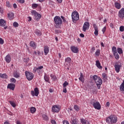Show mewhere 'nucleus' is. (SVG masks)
<instances>
[{
    "mask_svg": "<svg viewBox=\"0 0 124 124\" xmlns=\"http://www.w3.org/2000/svg\"><path fill=\"white\" fill-rule=\"evenodd\" d=\"M93 79L98 88V90L100 89L101 85H102V79L100 77H98L97 75H94L93 76Z\"/></svg>",
    "mask_w": 124,
    "mask_h": 124,
    "instance_id": "1",
    "label": "nucleus"
},
{
    "mask_svg": "<svg viewBox=\"0 0 124 124\" xmlns=\"http://www.w3.org/2000/svg\"><path fill=\"white\" fill-rule=\"evenodd\" d=\"M117 121H118V119L117 118V116L115 115H110L106 119V123L110 124H116Z\"/></svg>",
    "mask_w": 124,
    "mask_h": 124,
    "instance_id": "2",
    "label": "nucleus"
},
{
    "mask_svg": "<svg viewBox=\"0 0 124 124\" xmlns=\"http://www.w3.org/2000/svg\"><path fill=\"white\" fill-rule=\"evenodd\" d=\"M54 23L55 24V28H61L62 25V19L59 16H56L54 18Z\"/></svg>",
    "mask_w": 124,
    "mask_h": 124,
    "instance_id": "3",
    "label": "nucleus"
},
{
    "mask_svg": "<svg viewBox=\"0 0 124 124\" xmlns=\"http://www.w3.org/2000/svg\"><path fill=\"white\" fill-rule=\"evenodd\" d=\"M90 103L97 110H100L101 109V105H100V103L98 101H96L93 99H91Z\"/></svg>",
    "mask_w": 124,
    "mask_h": 124,
    "instance_id": "4",
    "label": "nucleus"
},
{
    "mask_svg": "<svg viewBox=\"0 0 124 124\" xmlns=\"http://www.w3.org/2000/svg\"><path fill=\"white\" fill-rule=\"evenodd\" d=\"M72 19L74 23L79 20V14L77 12H73L72 13Z\"/></svg>",
    "mask_w": 124,
    "mask_h": 124,
    "instance_id": "5",
    "label": "nucleus"
},
{
    "mask_svg": "<svg viewBox=\"0 0 124 124\" xmlns=\"http://www.w3.org/2000/svg\"><path fill=\"white\" fill-rule=\"evenodd\" d=\"M25 75L29 81L32 80L33 79V77H34V75L32 74V73L28 71L25 72Z\"/></svg>",
    "mask_w": 124,
    "mask_h": 124,
    "instance_id": "6",
    "label": "nucleus"
},
{
    "mask_svg": "<svg viewBox=\"0 0 124 124\" xmlns=\"http://www.w3.org/2000/svg\"><path fill=\"white\" fill-rule=\"evenodd\" d=\"M31 14H32V15H34L35 17V20H37V21H38V20H40V18H41V15L37 13V12H36V11L34 10H33L31 12Z\"/></svg>",
    "mask_w": 124,
    "mask_h": 124,
    "instance_id": "7",
    "label": "nucleus"
},
{
    "mask_svg": "<svg viewBox=\"0 0 124 124\" xmlns=\"http://www.w3.org/2000/svg\"><path fill=\"white\" fill-rule=\"evenodd\" d=\"M31 94L32 96H38V94H39V90H38V88L36 87L34 88V91H31Z\"/></svg>",
    "mask_w": 124,
    "mask_h": 124,
    "instance_id": "8",
    "label": "nucleus"
},
{
    "mask_svg": "<svg viewBox=\"0 0 124 124\" xmlns=\"http://www.w3.org/2000/svg\"><path fill=\"white\" fill-rule=\"evenodd\" d=\"M118 16L122 20H124V8H122L118 13Z\"/></svg>",
    "mask_w": 124,
    "mask_h": 124,
    "instance_id": "9",
    "label": "nucleus"
},
{
    "mask_svg": "<svg viewBox=\"0 0 124 124\" xmlns=\"http://www.w3.org/2000/svg\"><path fill=\"white\" fill-rule=\"evenodd\" d=\"M60 110V107L57 105H54L52 107V112L53 113H59Z\"/></svg>",
    "mask_w": 124,
    "mask_h": 124,
    "instance_id": "10",
    "label": "nucleus"
},
{
    "mask_svg": "<svg viewBox=\"0 0 124 124\" xmlns=\"http://www.w3.org/2000/svg\"><path fill=\"white\" fill-rule=\"evenodd\" d=\"M89 28H90V23L88 22H85L83 26V28H82L83 31L85 32L87 31V30H89Z\"/></svg>",
    "mask_w": 124,
    "mask_h": 124,
    "instance_id": "11",
    "label": "nucleus"
},
{
    "mask_svg": "<svg viewBox=\"0 0 124 124\" xmlns=\"http://www.w3.org/2000/svg\"><path fill=\"white\" fill-rule=\"evenodd\" d=\"M115 71L117 72V73H119L120 72V70H121V67H122V63H120V65H119L117 63L115 64L114 65Z\"/></svg>",
    "mask_w": 124,
    "mask_h": 124,
    "instance_id": "12",
    "label": "nucleus"
},
{
    "mask_svg": "<svg viewBox=\"0 0 124 124\" xmlns=\"http://www.w3.org/2000/svg\"><path fill=\"white\" fill-rule=\"evenodd\" d=\"M93 27L95 31L94 33L96 36H97L98 35V27L95 24H93Z\"/></svg>",
    "mask_w": 124,
    "mask_h": 124,
    "instance_id": "13",
    "label": "nucleus"
},
{
    "mask_svg": "<svg viewBox=\"0 0 124 124\" xmlns=\"http://www.w3.org/2000/svg\"><path fill=\"white\" fill-rule=\"evenodd\" d=\"M71 50L73 53H78L79 50L78 49V48L76 47L75 46H72L71 47Z\"/></svg>",
    "mask_w": 124,
    "mask_h": 124,
    "instance_id": "14",
    "label": "nucleus"
},
{
    "mask_svg": "<svg viewBox=\"0 0 124 124\" xmlns=\"http://www.w3.org/2000/svg\"><path fill=\"white\" fill-rule=\"evenodd\" d=\"M7 88L12 90V91H14V89H15V84L13 83L9 84L7 86Z\"/></svg>",
    "mask_w": 124,
    "mask_h": 124,
    "instance_id": "15",
    "label": "nucleus"
},
{
    "mask_svg": "<svg viewBox=\"0 0 124 124\" xmlns=\"http://www.w3.org/2000/svg\"><path fill=\"white\" fill-rule=\"evenodd\" d=\"M5 61L7 62V63H9L11 62V57L9 54H8L5 58Z\"/></svg>",
    "mask_w": 124,
    "mask_h": 124,
    "instance_id": "16",
    "label": "nucleus"
},
{
    "mask_svg": "<svg viewBox=\"0 0 124 124\" xmlns=\"http://www.w3.org/2000/svg\"><path fill=\"white\" fill-rule=\"evenodd\" d=\"M6 25V21L4 19H0V27H5Z\"/></svg>",
    "mask_w": 124,
    "mask_h": 124,
    "instance_id": "17",
    "label": "nucleus"
},
{
    "mask_svg": "<svg viewBox=\"0 0 124 124\" xmlns=\"http://www.w3.org/2000/svg\"><path fill=\"white\" fill-rule=\"evenodd\" d=\"M95 65L97 66V68H99V69H102V66H101L100 62H99V60H97L96 61Z\"/></svg>",
    "mask_w": 124,
    "mask_h": 124,
    "instance_id": "18",
    "label": "nucleus"
},
{
    "mask_svg": "<svg viewBox=\"0 0 124 124\" xmlns=\"http://www.w3.org/2000/svg\"><path fill=\"white\" fill-rule=\"evenodd\" d=\"M44 53L46 56V55H48V53H49V46H44Z\"/></svg>",
    "mask_w": 124,
    "mask_h": 124,
    "instance_id": "19",
    "label": "nucleus"
},
{
    "mask_svg": "<svg viewBox=\"0 0 124 124\" xmlns=\"http://www.w3.org/2000/svg\"><path fill=\"white\" fill-rule=\"evenodd\" d=\"M8 15V17L10 20H13L14 17V14L13 13H10L7 14Z\"/></svg>",
    "mask_w": 124,
    "mask_h": 124,
    "instance_id": "20",
    "label": "nucleus"
},
{
    "mask_svg": "<svg viewBox=\"0 0 124 124\" xmlns=\"http://www.w3.org/2000/svg\"><path fill=\"white\" fill-rule=\"evenodd\" d=\"M44 80L46 81V82H47V83H50L49 76H48V75H46V73L45 74Z\"/></svg>",
    "mask_w": 124,
    "mask_h": 124,
    "instance_id": "21",
    "label": "nucleus"
},
{
    "mask_svg": "<svg viewBox=\"0 0 124 124\" xmlns=\"http://www.w3.org/2000/svg\"><path fill=\"white\" fill-rule=\"evenodd\" d=\"M80 122L82 124H90V123L86 119L84 118H81L80 119Z\"/></svg>",
    "mask_w": 124,
    "mask_h": 124,
    "instance_id": "22",
    "label": "nucleus"
},
{
    "mask_svg": "<svg viewBox=\"0 0 124 124\" xmlns=\"http://www.w3.org/2000/svg\"><path fill=\"white\" fill-rule=\"evenodd\" d=\"M114 5L116 8H117V9H121V8L122 7L121 4L117 2L114 3Z\"/></svg>",
    "mask_w": 124,
    "mask_h": 124,
    "instance_id": "23",
    "label": "nucleus"
},
{
    "mask_svg": "<svg viewBox=\"0 0 124 124\" xmlns=\"http://www.w3.org/2000/svg\"><path fill=\"white\" fill-rule=\"evenodd\" d=\"M0 77L3 79H7V78H8V76L6 74H0Z\"/></svg>",
    "mask_w": 124,
    "mask_h": 124,
    "instance_id": "24",
    "label": "nucleus"
},
{
    "mask_svg": "<svg viewBox=\"0 0 124 124\" xmlns=\"http://www.w3.org/2000/svg\"><path fill=\"white\" fill-rule=\"evenodd\" d=\"M35 33L36 35H38V36H41V35H42V33L38 30L35 31Z\"/></svg>",
    "mask_w": 124,
    "mask_h": 124,
    "instance_id": "25",
    "label": "nucleus"
},
{
    "mask_svg": "<svg viewBox=\"0 0 124 124\" xmlns=\"http://www.w3.org/2000/svg\"><path fill=\"white\" fill-rule=\"evenodd\" d=\"M79 80L81 81L82 83H84L85 79L84 78V75L82 73H80V77L79 78Z\"/></svg>",
    "mask_w": 124,
    "mask_h": 124,
    "instance_id": "26",
    "label": "nucleus"
},
{
    "mask_svg": "<svg viewBox=\"0 0 124 124\" xmlns=\"http://www.w3.org/2000/svg\"><path fill=\"white\" fill-rule=\"evenodd\" d=\"M30 45L31 47H32L33 49H35V48H36V45H35V43H34V42H31L30 43Z\"/></svg>",
    "mask_w": 124,
    "mask_h": 124,
    "instance_id": "27",
    "label": "nucleus"
},
{
    "mask_svg": "<svg viewBox=\"0 0 124 124\" xmlns=\"http://www.w3.org/2000/svg\"><path fill=\"white\" fill-rule=\"evenodd\" d=\"M120 90L121 92H124V80L123 81V83L120 85Z\"/></svg>",
    "mask_w": 124,
    "mask_h": 124,
    "instance_id": "28",
    "label": "nucleus"
},
{
    "mask_svg": "<svg viewBox=\"0 0 124 124\" xmlns=\"http://www.w3.org/2000/svg\"><path fill=\"white\" fill-rule=\"evenodd\" d=\"M14 77H15V78H19V77H20L19 73H18V72H17L16 71H14Z\"/></svg>",
    "mask_w": 124,
    "mask_h": 124,
    "instance_id": "29",
    "label": "nucleus"
},
{
    "mask_svg": "<svg viewBox=\"0 0 124 124\" xmlns=\"http://www.w3.org/2000/svg\"><path fill=\"white\" fill-rule=\"evenodd\" d=\"M42 118L43 120H44L45 121H46V122H47V121H49V118L46 114H43Z\"/></svg>",
    "mask_w": 124,
    "mask_h": 124,
    "instance_id": "30",
    "label": "nucleus"
},
{
    "mask_svg": "<svg viewBox=\"0 0 124 124\" xmlns=\"http://www.w3.org/2000/svg\"><path fill=\"white\" fill-rule=\"evenodd\" d=\"M36 111V108L33 107H32L30 108V112L33 114V113H35Z\"/></svg>",
    "mask_w": 124,
    "mask_h": 124,
    "instance_id": "31",
    "label": "nucleus"
},
{
    "mask_svg": "<svg viewBox=\"0 0 124 124\" xmlns=\"http://www.w3.org/2000/svg\"><path fill=\"white\" fill-rule=\"evenodd\" d=\"M114 58L116 60H119L120 59V56L118 54V52L113 54Z\"/></svg>",
    "mask_w": 124,
    "mask_h": 124,
    "instance_id": "32",
    "label": "nucleus"
},
{
    "mask_svg": "<svg viewBox=\"0 0 124 124\" xmlns=\"http://www.w3.org/2000/svg\"><path fill=\"white\" fill-rule=\"evenodd\" d=\"M112 52L113 54H115L116 53H117V47L116 46H113L112 48Z\"/></svg>",
    "mask_w": 124,
    "mask_h": 124,
    "instance_id": "33",
    "label": "nucleus"
},
{
    "mask_svg": "<svg viewBox=\"0 0 124 124\" xmlns=\"http://www.w3.org/2000/svg\"><path fill=\"white\" fill-rule=\"evenodd\" d=\"M10 104L11 105V106L14 107V108H15L16 107V104L14 103L13 101H9Z\"/></svg>",
    "mask_w": 124,
    "mask_h": 124,
    "instance_id": "34",
    "label": "nucleus"
},
{
    "mask_svg": "<svg viewBox=\"0 0 124 124\" xmlns=\"http://www.w3.org/2000/svg\"><path fill=\"white\" fill-rule=\"evenodd\" d=\"M65 62H68L69 63H70V62H71V58L67 57L65 59Z\"/></svg>",
    "mask_w": 124,
    "mask_h": 124,
    "instance_id": "35",
    "label": "nucleus"
},
{
    "mask_svg": "<svg viewBox=\"0 0 124 124\" xmlns=\"http://www.w3.org/2000/svg\"><path fill=\"white\" fill-rule=\"evenodd\" d=\"M6 6L7 7H8V8H11L12 6H11V4H10V3L9 2V1H7L6 2Z\"/></svg>",
    "mask_w": 124,
    "mask_h": 124,
    "instance_id": "36",
    "label": "nucleus"
},
{
    "mask_svg": "<svg viewBox=\"0 0 124 124\" xmlns=\"http://www.w3.org/2000/svg\"><path fill=\"white\" fill-rule=\"evenodd\" d=\"M50 77L51 78L52 80L56 81L57 80V77L53 75V74H50Z\"/></svg>",
    "mask_w": 124,
    "mask_h": 124,
    "instance_id": "37",
    "label": "nucleus"
},
{
    "mask_svg": "<svg viewBox=\"0 0 124 124\" xmlns=\"http://www.w3.org/2000/svg\"><path fill=\"white\" fill-rule=\"evenodd\" d=\"M95 55L97 57L99 56V55H100V50L97 49L95 53Z\"/></svg>",
    "mask_w": 124,
    "mask_h": 124,
    "instance_id": "38",
    "label": "nucleus"
},
{
    "mask_svg": "<svg viewBox=\"0 0 124 124\" xmlns=\"http://www.w3.org/2000/svg\"><path fill=\"white\" fill-rule=\"evenodd\" d=\"M118 53L121 55V54H123V49L121 48L118 47L117 48Z\"/></svg>",
    "mask_w": 124,
    "mask_h": 124,
    "instance_id": "39",
    "label": "nucleus"
},
{
    "mask_svg": "<svg viewBox=\"0 0 124 124\" xmlns=\"http://www.w3.org/2000/svg\"><path fill=\"white\" fill-rule=\"evenodd\" d=\"M13 26L15 28H18L19 27V24L17 22H15L13 23Z\"/></svg>",
    "mask_w": 124,
    "mask_h": 124,
    "instance_id": "40",
    "label": "nucleus"
},
{
    "mask_svg": "<svg viewBox=\"0 0 124 124\" xmlns=\"http://www.w3.org/2000/svg\"><path fill=\"white\" fill-rule=\"evenodd\" d=\"M29 61H30V58H24V59H23V62H26V63H28V62H29Z\"/></svg>",
    "mask_w": 124,
    "mask_h": 124,
    "instance_id": "41",
    "label": "nucleus"
},
{
    "mask_svg": "<svg viewBox=\"0 0 124 124\" xmlns=\"http://www.w3.org/2000/svg\"><path fill=\"white\" fill-rule=\"evenodd\" d=\"M74 108L75 110L77 111H78L79 110V107H78V106H77V105L74 106Z\"/></svg>",
    "mask_w": 124,
    "mask_h": 124,
    "instance_id": "42",
    "label": "nucleus"
},
{
    "mask_svg": "<svg viewBox=\"0 0 124 124\" xmlns=\"http://www.w3.org/2000/svg\"><path fill=\"white\" fill-rule=\"evenodd\" d=\"M68 85H69L68 82H67V81H65L63 84V88H65V87H66V86H68Z\"/></svg>",
    "mask_w": 124,
    "mask_h": 124,
    "instance_id": "43",
    "label": "nucleus"
},
{
    "mask_svg": "<svg viewBox=\"0 0 124 124\" xmlns=\"http://www.w3.org/2000/svg\"><path fill=\"white\" fill-rule=\"evenodd\" d=\"M61 18L63 20V23H64V24H66V23H67V22L66 21V19H65V18H64V17L61 16Z\"/></svg>",
    "mask_w": 124,
    "mask_h": 124,
    "instance_id": "44",
    "label": "nucleus"
},
{
    "mask_svg": "<svg viewBox=\"0 0 124 124\" xmlns=\"http://www.w3.org/2000/svg\"><path fill=\"white\" fill-rule=\"evenodd\" d=\"M72 124H77V120L76 119H73L72 120Z\"/></svg>",
    "mask_w": 124,
    "mask_h": 124,
    "instance_id": "45",
    "label": "nucleus"
},
{
    "mask_svg": "<svg viewBox=\"0 0 124 124\" xmlns=\"http://www.w3.org/2000/svg\"><path fill=\"white\" fill-rule=\"evenodd\" d=\"M38 6V4L36 3L32 4V8H36V7H37Z\"/></svg>",
    "mask_w": 124,
    "mask_h": 124,
    "instance_id": "46",
    "label": "nucleus"
},
{
    "mask_svg": "<svg viewBox=\"0 0 124 124\" xmlns=\"http://www.w3.org/2000/svg\"><path fill=\"white\" fill-rule=\"evenodd\" d=\"M10 81L11 82H12V83H16V79L14 78H12L10 79Z\"/></svg>",
    "mask_w": 124,
    "mask_h": 124,
    "instance_id": "47",
    "label": "nucleus"
},
{
    "mask_svg": "<svg viewBox=\"0 0 124 124\" xmlns=\"http://www.w3.org/2000/svg\"><path fill=\"white\" fill-rule=\"evenodd\" d=\"M55 33L57 34V33H61L62 32V31L61 30H56L55 31Z\"/></svg>",
    "mask_w": 124,
    "mask_h": 124,
    "instance_id": "48",
    "label": "nucleus"
},
{
    "mask_svg": "<svg viewBox=\"0 0 124 124\" xmlns=\"http://www.w3.org/2000/svg\"><path fill=\"white\" fill-rule=\"evenodd\" d=\"M120 31H124V26H121L120 27Z\"/></svg>",
    "mask_w": 124,
    "mask_h": 124,
    "instance_id": "49",
    "label": "nucleus"
},
{
    "mask_svg": "<svg viewBox=\"0 0 124 124\" xmlns=\"http://www.w3.org/2000/svg\"><path fill=\"white\" fill-rule=\"evenodd\" d=\"M3 43H4V41H3V40L2 39V38H0V44H3Z\"/></svg>",
    "mask_w": 124,
    "mask_h": 124,
    "instance_id": "50",
    "label": "nucleus"
},
{
    "mask_svg": "<svg viewBox=\"0 0 124 124\" xmlns=\"http://www.w3.org/2000/svg\"><path fill=\"white\" fill-rule=\"evenodd\" d=\"M36 70H38V69H37V67H34V68L33 69V73H35V72H36Z\"/></svg>",
    "mask_w": 124,
    "mask_h": 124,
    "instance_id": "51",
    "label": "nucleus"
},
{
    "mask_svg": "<svg viewBox=\"0 0 124 124\" xmlns=\"http://www.w3.org/2000/svg\"><path fill=\"white\" fill-rule=\"evenodd\" d=\"M63 93H67V90H66V87H63Z\"/></svg>",
    "mask_w": 124,
    "mask_h": 124,
    "instance_id": "52",
    "label": "nucleus"
},
{
    "mask_svg": "<svg viewBox=\"0 0 124 124\" xmlns=\"http://www.w3.org/2000/svg\"><path fill=\"white\" fill-rule=\"evenodd\" d=\"M51 123L52 124H57V122H56V121H55V120H51Z\"/></svg>",
    "mask_w": 124,
    "mask_h": 124,
    "instance_id": "53",
    "label": "nucleus"
},
{
    "mask_svg": "<svg viewBox=\"0 0 124 124\" xmlns=\"http://www.w3.org/2000/svg\"><path fill=\"white\" fill-rule=\"evenodd\" d=\"M102 31L103 33L106 31V27H104V28L102 29Z\"/></svg>",
    "mask_w": 124,
    "mask_h": 124,
    "instance_id": "54",
    "label": "nucleus"
},
{
    "mask_svg": "<svg viewBox=\"0 0 124 124\" xmlns=\"http://www.w3.org/2000/svg\"><path fill=\"white\" fill-rule=\"evenodd\" d=\"M63 124H69V123H68V121L65 120L63 121Z\"/></svg>",
    "mask_w": 124,
    "mask_h": 124,
    "instance_id": "55",
    "label": "nucleus"
},
{
    "mask_svg": "<svg viewBox=\"0 0 124 124\" xmlns=\"http://www.w3.org/2000/svg\"><path fill=\"white\" fill-rule=\"evenodd\" d=\"M20 3H24L25 2V0H18Z\"/></svg>",
    "mask_w": 124,
    "mask_h": 124,
    "instance_id": "56",
    "label": "nucleus"
},
{
    "mask_svg": "<svg viewBox=\"0 0 124 124\" xmlns=\"http://www.w3.org/2000/svg\"><path fill=\"white\" fill-rule=\"evenodd\" d=\"M13 7L15 9L17 8V4L16 3H14Z\"/></svg>",
    "mask_w": 124,
    "mask_h": 124,
    "instance_id": "57",
    "label": "nucleus"
},
{
    "mask_svg": "<svg viewBox=\"0 0 124 124\" xmlns=\"http://www.w3.org/2000/svg\"><path fill=\"white\" fill-rule=\"evenodd\" d=\"M102 77L103 78H106V74H105V73H103L102 74Z\"/></svg>",
    "mask_w": 124,
    "mask_h": 124,
    "instance_id": "58",
    "label": "nucleus"
},
{
    "mask_svg": "<svg viewBox=\"0 0 124 124\" xmlns=\"http://www.w3.org/2000/svg\"><path fill=\"white\" fill-rule=\"evenodd\" d=\"M37 68L38 70L39 69H42V68H43V66H40V67H38Z\"/></svg>",
    "mask_w": 124,
    "mask_h": 124,
    "instance_id": "59",
    "label": "nucleus"
},
{
    "mask_svg": "<svg viewBox=\"0 0 124 124\" xmlns=\"http://www.w3.org/2000/svg\"><path fill=\"white\" fill-rule=\"evenodd\" d=\"M0 13H3V9L1 7H0Z\"/></svg>",
    "mask_w": 124,
    "mask_h": 124,
    "instance_id": "60",
    "label": "nucleus"
},
{
    "mask_svg": "<svg viewBox=\"0 0 124 124\" xmlns=\"http://www.w3.org/2000/svg\"><path fill=\"white\" fill-rule=\"evenodd\" d=\"M109 26L111 28H114V25L112 23H110Z\"/></svg>",
    "mask_w": 124,
    "mask_h": 124,
    "instance_id": "61",
    "label": "nucleus"
},
{
    "mask_svg": "<svg viewBox=\"0 0 124 124\" xmlns=\"http://www.w3.org/2000/svg\"><path fill=\"white\" fill-rule=\"evenodd\" d=\"M80 36L81 37H85V35H84V34H83V33H80Z\"/></svg>",
    "mask_w": 124,
    "mask_h": 124,
    "instance_id": "62",
    "label": "nucleus"
},
{
    "mask_svg": "<svg viewBox=\"0 0 124 124\" xmlns=\"http://www.w3.org/2000/svg\"><path fill=\"white\" fill-rule=\"evenodd\" d=\"M49 93H53V92H54V91L52 89H50L49 90Z\"/></svg>",
    "mask_w": 124,
    "mask_h": 124,
    "instance_id": "63",
    "label": "nucleus"
},
{
    "mask_svg": "<svg viewBox=\"0 0 124 124\" xmlns=\"http://www.w3.org/2000/svg\"><path fill=\"white\" fill-rule=\"evenodd\" d=\"M4 124H10V123H9V122L6 121L4 122Z\"/></svg>",
    "mask_w": 124,
    "mask_h": 124,
    "instance_id": "64",
    "label": "nucleus"
}]
</instances>
